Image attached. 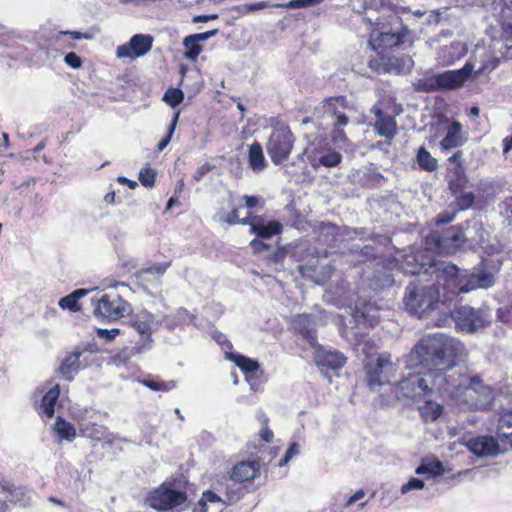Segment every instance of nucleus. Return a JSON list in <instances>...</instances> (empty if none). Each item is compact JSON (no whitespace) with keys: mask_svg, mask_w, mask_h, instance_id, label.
<instances>
[{"mask_svg":"<svg viewBox=\"0 0 512 512\" xmlns=\"http://www.w3.org/2000/svg\"><path fill=\"white\" fill-rule=\"evenodd\" d=\"M294 330L299 332L311 345L315 344V322L310 315H296L292 320Z\"/></svg>","mask_w":512,"mask_h":512,"instance_id":"obj_30","label":"nucleus"},{"mask_svg":"<svg viewBox=\"0 0 512 512\" xmlns=\"http://www.w3.org/2000/svg\"><path fill=\"white\" fill-rule=\"evenodd\" d=\"M379 319L378 308L369 301H357L349 324L340 328V333L352 345H358L366 335V328L373 327Z\"/></svg>","mask_w":512,"mask_h":512,"instance_id":"obj_5","label":"nucleus"},{"mask_svg":"<svg viewBox=\"0 0 512 512\" xmlns=\"http://www.w3.org/2000/svg\"><path fill=\"white\" fill-rule=\"evenodd\" d=\"M72 415L77 421V428L82 437L94 441H100L106 437L107 428L99 424L104 417L101 412L92 408H84L73 410Z\"/></svg>","mask_w":512,"mask_h":512,"instance_id":"obj_10","label":"nucleus"},{"mask_svg":"<svg viewBox=\"0 0 512 512\" xmlns=\"http://www.w3.org/2000/svg\"><path fill=\"white\" fill-rule=\"evenodd\" d=\"M223 503L222 499L213 491L206 490L203 492L202 497L195 505V512H207L208 504H221Z\"/></svg>","mask_w":512,"mask_h":512,"instance_id":"obj_42","label":"nucleus"},{"mask_svg":"<svg viewBox=\"0 0 512 512\" xmlns=\"http://www.w3.org/2000/svg\"><path fill=\"white\" fill-rule=\"evenodd\" d=\"M58 304L63 310L67 309L69 311L76 312L80 309L78 302L75 300V298L71 294H69L65 297H62L59 300Z\"/></svg>","mask_w":512,"mask_h":512,"instance_id":"obj_53","label":"nucleus"},{"mask_svg":"<svg viewBox=\"0 0 512 512\" xmlns=\"http://www.w3.org/2000/svg\"><path fill=\"white\" fill-rule=\"evenodd\" d=\"M241 223L243 225H249V232L262 239H269L274 235H278L283 229V226L279 221H268L263 216L259 215L246 216L242 218Z\"/></svg>","mask_w":512,"mask_h":512,"instance_id":"obj_18","label":"nucleus"},{"mask_svg":"<svg viewBox=\"0 0 512 512\" xmlns=\"http://www.w3.org/2000/svg\"><path fill=\"white\" fill-rule=\"evenodd\" d=\"M427 244H434L435 248L452 252L461 247L465 242V237L461 231H448L444 235L437 232L429 234L426 238Z\"/></svg>","mask_w":512,"mask_h":512,"instance_id":"obj_24","label":"nucleus"},{"mask_svg":"<svg viewBox=\"0 0 512 512\" xmlns=\"http://www.w3.org/2000/svg\"><path fill=\"white\" fill-rule=\"evenodd\" d=\"M416 158L419 167L425 171L433 172L438 167L437 159L434 158L424 146L418 149Z\"/></svg>","mask_w":512,"mask_h":512,"instance_id":"obj_41","label":"nucleus"},{"mask_svg":"<svg viewBox=\"0 0 512 512\" xmlns=\"http://www.w3.org/2000/svg\"><path fill=\"white\" fill-rule=\"evenodd\" d=\"M141 383L150 390L161 392H168L176 387V382L174 380L165 382L156 379H145L142 380Z\"/></svg>","mask_w":512,"mask_h":512,"instance_id":"obj_44","label":"nucleus"},{"mask_svg":"<svg viewBox=\"0 0 512 512\" xmlns=\"http://www.w3.org/2000/svg\"><path fill=\"white\" fill-rule=\"evenodd\" d=\"M475 63L468 60L461 69L447 70L438 74L440 90H457L472 78Z\"/></svg>","mask_w":512,"mask_h":512,"instance_id":"obj_16","label":"nucleus"},{"mask_svg":"<svg viewBox=\"0 0 512 512\" xmlns=\"http://www.w3.org/2000/svg\"><path fill=\"white\" fill-rule=\"evenodd\" d=\"M213 338L217 341L218 344H220L222 347L231 348V343L228 341L226 336L220 332H215L213 334Z\"/></svg>","mask_w":512,"mask_h":512,"instance_id":"obj_64","label":"nucleus"},{"mask_svg":"<svg viewBox=\"0 0 512 512\" xmlns=\"http://www.w3.org/2000/svg\"><path fill=\"white\" fill-rule=\"evenodd\" d=\"M364 368L367 385L373 391H377L384 385H390L398 372V365L392 361L391 355L387 352L375 358H369Z\"/></svg>","mask_w":512,"mask_h":512,"instance_id":"obj_8","label":"nucleus"},{"mask_svg":"<svg viewBox=\"0 0 512 512\" xmlns=\"http://www.w3.org/2000/svg\"><path fill=\"white\" fill-rule=\"evenodd\" d=\"M120 330L119 329H97V336L101 339H104L106 341H112L116 338L117 335H119Z\"/></svg>","mask_w":512,"mask_h":512,"instance_id":"obj_60","label":"nucleus"},{"mask_svg":"<svg viewBox=\"0 0 512 512\" xmlns=\"http://www.w3.org/2000/svg\"><path fill=\"white\" fill-rule=\"evenodd\" d=\"M394 283V276L390 270L384 267H378L375 269L373 277L370 278V286L374 290H380L385 287H390Z\"/></svg>","mask_w":512,"mask_h":512,"instance_id":"obj_39","label":"nucleus"},{"mask_svg":"<svg viewBox=\"0 0 512 512\" xmlns=\"http://www.w3.org/2000/svg\"><path fill=\"white\" fill-rule=\"evenodd\" d=\"M248 161L251 169L254 172L262 171L267 163L263 154L262 145L258 142H254L249 147Z\"/></svg>","mask_w":512,"mask_h":512,"instance_id":"obj_38","label":"nucleus"},{"mask_svg":"<svg viewBox=\"0 0 512 512\" xmlns=\"http://www.w3.org/2000/svg\"><path fill=\"white\" fill-rule=\"evenodd\" d=\"M241 220L242 219L239 218L238 209L233 208L231 212L227 214L225 223L229 225L242 224Z\"/></svg>","mask_w":512,"mask_h":512,"instance_id":"obj_63","label":"nucleus"},{"mask_svg":"<svg viewBox=\"0 0 512 512\" xmlns=\"http://www.w3.org/2000/svg\"><path fill=\"white\" fill-rule=\"evenodd\" d=\"M437 281L446 291L443 294L444 300L449 299V295L468 293L479 288L488 289L495 283L491 272L479 270L469 273L467 270H460L452 263L440 264L437 268Z\"/></svg>","mask_w":512,"mask_h":512,"instance_id":"obj_2","label":"nucleus"},{"mask_svg":"<svg viewBox=\"0 0 512 512\" xmlns=\"http://www.w3.org/2000/svg\"><path fill=\"white\" fill-rule=\"evenodd\" d=\"M463 344L444 334L423 338L402 358L405 368L415 370L403 377L391 389L394 398L420 402L447 390V373L462 357Z\"/></svg>","mask_w":512,"mask_h":512,"instance_id":"obj_1","label":"nucleus"},{"mask_svg":"<svg viewBox=\"0 0 512 512\" xmlns=\"http://www.w3.org/2000/svg\"><path fill=\"white\" fill-rule=\"evenodd\" d=\"M344 109V97L329 98L315 108L312 118H304L302 124L306 125L314 122L315 125L323 130L330 129L332 141L342 146L347 141L344 128L349 123V117L344 112Z\"/></svg>","mask_w":512,"mask_h":512,"instance_id":"obj_4","label":"nucleus"},{"mask_svg":"<svg viewBox=\"0 0 512 512\" xmlns=\"http://www.w3.org/2000/svg\"><path fill=\"white\" fill-rule=\"evenodd\" d=\"M320 268H321V271L318 273L317 267L299 266V271L303 276H307V277H312V275L309 274L310 271L317 273L318 275H321L323 278L330 277L332 267L329 264H322Z\"/></svg>","mask_w":512,"mask_h":512,"instance_id":"obj_48","label":"nucleus"},{"mask_svg":"<svg viewBox=\"0 0 512 512\" xmlns=\"http://www.w3.org/2000/svg\"><path fill=\"white\" fill-rule=\"evenodd\" d=\"M474 200V194L472 192H467L457 198V205L460 209L464 210L469 208L473 204Z\"/></svg>","mask_w":512,"mask_h":512,"instance_id":"obj_58","label":"nucleus"},{"mask_svg":"<svg viewBox=\"0 0 512 512\" xmlns=\"http://www.w3.org/2000/svg\"><path fill=\"white\" fill-rule=\"evenodd\" d=\"M186 499L187 496L184 492L162 484L149 493L147 503L153 509L166 511L182 505Z\"/></svg>","mask_w":512,"mask_h":512,"instance_id":"obj_14","label":"nucleus"},{"mask_svg":"<svg viewBox=\"0 0 512 512\" xmlns=\"http://www.w3.org/2000/svg\"><path fill=\"white\" fill-rule=\"evenodd\" d=\"M156 173L150 167H144L140 170L139 181L145 187H153Z\"/></svg>","mask_w":512,"mask_h":512,"instance_id":"obj_50","label":"nucleus"},{"mask_svg":"<svg viewBox=\"0 0 512 512\" xmlns=\"http://www.w3.org/2000/svg\"><path fill=\"white\" fill-rule=\"evenodd\" d=\"M183 45L185 47V57L190 60H195L201 52V47L199 42L195 39L193 35L187 36Z\"/></svg>","mask_w":512,"mask_h":512,"instance_id":"obj_45","label":"nucleus"},{"mask_svg":"<svg viewBox=\"0 0 512 512\" xmlns=\"http://www.w3.org/2000/svg\"><path fill=\"white\" fill-rule=\"evenodd\" d=\"M91 301L94 305V314L108 320H118L132 313L130 303L115 290L98 292Z\"/></svg>","mask_w":512,"mask_h":512,"instance_id":"obj_9","label":"nucleus"},{"mask_svg":"<svg viewBox=\"0 0 512 512\" xmlns=\"http://www.w3.org/2000/svg\"><path fill=\"white\" fill-rule=\"evenodd\" d=\"M171 266V261L155 263L144 267L137 272V277L141 282L149 281L150 277L159 282L167 269Z\"/></svg>","mask_w":512,"mask_h":512,"instance_id":"obj_37","label":"nucleus"},{"mask_svg":"<svg viewBox=\"0 0 512 512\" xmlns=\"http://www.w3.org/2000/svg\"><path fill=\"white\" fill-rule=\"evenodd\" d=\"M358 250H360V257H361V259L359 260L360 262H364V261H367V260L375 257V249L373 246H371L369 244L364 245L363 247H360L359 245L353 246L352 251H358Z\"/></svg>","mask_w":512,"mask_h":512,"instance_id":"obj_55","label":"nucleus"},{"mask_svg":"<svg viewBox=\"0 0 512 512\" xmlns=\"http://www.w3.org/2000/svg\"><path fill=\"white\" fill-rule=\"evenodd\" d=\"M131 325L142 336V339L130 349L129 355L150 350L152 348L151 334L161 325V321L157 320L153 314L142 311L132 318Z\"/></svg>","mask_w":512,"mask_h":512,"instance_id":"obj_11","label":"nucleus"},{"mask_svg":"<svg viewBox=\"0 0 512 512\" xmlns=\"http://www.w3.org/2000/svg\"><path fill=\"white\" fill-rule=\"evenodd\" d=\"M424 488V482L418 478H411L407 483L401 487V493L407 494L412 490H421Z\"/></svg>","mask_w":512,"mask_h":512,"instance_id":"obj_56","label":"nucleus"},{"mask_svg":"<svg viewBox=\"0 0 512 512\" xmlns=\"http://www.w3.org/2000/svg\"><path fill=\"white\" fill-rule=\"evenodd\" d=\"M305 153L307 160L315 169L336 167L342 159L341 154L330 148L325 139L310 142Z\"/></svg>","mask_w":512,"mask_h":512,"instance_id":"obj_12","label":"nucleus"},{"mask_svg":"<svg viewBox=\"0 0 512 512\" xmlns=\"http://www.w3.org/2000/svg\"><path fill=\"white\" fill-rule=\"evenodd\" d=\"M178 119H179V112H176V113H174L173 118L168 126L167 135L157 145L158 151H163L166 148V146L169 144V142L171 141V138L175 131Z\"/></svg>","mask_w":512,"mask_h":512,"instance_id":"obj_49","label":"nucleus"},{"mask_svg":"<svg viewBox=\"0 0 512 512\" xmlns=\"http://www.w3.org/2000/svg\"><path fill=\"white\" fill-rule=\"evenodd\" d=\"M315 361L319 367L338 370L344 366L346 357L338 351L321 349L316 352Z\"/></svg>","mask_w":512,"mask_h":512,"instance_id":"obj_27","label":"nucleus"},{"mask_svg":"<svg viewBox=\"0 0 512 512\" xmlns=\"http://www.w3.org/2000/svg\"><path fill=\"white\" fill-rule=\"evenodd\" d=\"M416 474L424 475L427 474L429 477L440 476L443 474L444 469L440 461L434 460L430 462H423L416 469Z\"/></svg>","mask_w":512,"mask_h":512,"instance_id":"obj_43","label":"nucleus"},{"mask_svg":"<svg viewBox=\"0 0 512 512\" xmlns=\"http://www.w3.org/2000/svg\"><path fill=\"white\" fill-rule=\"evenodd\" d=\"M259 469L258 461H242L233 467L231 478L239 482L248 481L256 477Z\"/></svg>","mask_w":512,"mask_h":512,"instance_id":"obj_32","label":"nucleus"},{"mask_svg":"<svg viewBox=\"0 0 512 512\" xmlns=\"http://www.w3.org/2000/svg\"><path fill=\"white\" fill-rule=\"evenodd\" d=\"M0 490L7 495V499L0 498V512H7L10 505L28 507L32 504V491L26 486H17L9 480L2 479Z\"/></svg>","mask_w":512,"mask_h":512,"instance_id":"obj_15","label":"nucleus"},{"mask_svg":"<svg viewBox=\"0 0 512 512\" xmlns=\"http://www.w3.org/2000/svg\"><path fill=\"white\" fill-rule=\"evenodd\" d=\"M295 143V136L289 126L276 123L269 129L265 142L266 152L275 165L283 164L290 156Z\"/></svg>","mask_w":512,"mask_h":512,"instance_id":"obj_7","label":"nucleus"},{"mask_svg":"<svg viewBox=\"0 0 512 512\" xmlns=\"http://www.w3.org/2000/svg\"><path fill=\"white\" fill-rule=\"evenodd\" d=\"M418 92H434L440 90L438 74H426L414 83Z\"/></svg>","mask_w":512,"mask_h":512,"instance_id":"obj_40","label":"nucleus"},{"mask_svg":"<svg viewBox=\"0 0 512 512\" xmlns=\"http://www.w3.org/2000/svg\"><path fill=\"white\" fill-rule=\"evenodd\" d=\"M469 60H473L475 63L472 78H478L480 75L489 74L495 70L500 59L492 55L485 47H476L473 55Z\"/></svg>","mask_w":512,"mask_h":512,"instance_id":"obj_23","label":"nucleus"},{"mask_svg":"<svg viewBox=\"0 0 512 512\" xmlns=\"http://www.w3.org/2000/svg\"><path fill=\"white\" fill-rule=\"evenodd\" d=\"M369 43L375 50L379 48H389L399 45L401 38L398 34L392 33L383 27L382 31L373 30L371 32Z\"/></svg>","mask_w":512,"mask_h":512,"instance_id":"obj_29","label":"nucleus"},{"mask_svg":"<svg viewBox=\"0 0 512 512\" xmlns=\"http://www.w3.org/2000/svg\"><path fill=\"white\" fill-rule=\"evenodd\" d=\"M470 452L479 457H492L502 453L501 441L492 436H477L468 439L465 443Z\"/></svg>","mask_w":512,"mask_h":512,"instance_id":"obj_20","label":"nucleus"},{"mask_svg":"<svg viewBox=\"0 0 512 512\" xmlns=\"http://www.w3.org/2000/svg\"><path fill=\"white\" fill-rule=\"evenodd\" d=\"M462 124L458 121H453L446 131L445 137L440 142V147L444 151L461 146L465 139L461 135Z\"/></svg>","mask_w":512,"mask_h":512,"instance_id":"obj_31","label":"nucleus"},{"mask_svg":"<svg viewBox=\"0 0 512 512\" xmlns=\"http://www.w3.org/2000/svg\"><path fill=\"white\" fill-rule=\"evenodd\" d=\"M235 364L245 373L258 370L259 363L243 355H233Z\"/></svg>","mask_w":512,"mask_h":512,"instance_id":"obj_46","label":"nucleus"},{"mask_svg":"<svg viewBox=\"0 0 512 512\" xmlns=\"http://www.w3.org/2000/svg\"><path fill=\"white\" fill-rule=\"evenodd\" d=\"M153 37L149 34H135L129 42L120 45L116 49L118 58H128L134 60L146 55L152 48Z\"/></svg>","mask_w":512,"mask_h":512,"instance_id":"obj_17","label":"nucleus"},{"mask_svg":"<svg viewBox=\"0 0 512 512\" xmlns=\"http://www.w3.org/2000/svg\"><path fill=\"white\" fill-rule=\"evenodd\" d=\"M448 160H449V162L455 163L457 165L455 173L459 177L460 176L464 177L465 175H464V170L462 167V152L461 151L455 152Z\"/></svg>","mask_w":512,"mask_h":512,"instance_id":"obj_61","label":"nucleus"},{"mask_svg":"<svg viewBox=\"0 0 512 512\" xmlns=\"http://www.w3.org/2000/svg\"><path fill=\"white\" fill-rule=\"evenodd\" d=\"M183 98V92L177 88L168 89L163 96V100L171 107H176L183 101Z\"/></svg>","mask_w":512,"mask_h":512,"instance_id":"obj_47","label":"nucleus"},{"mask_svg":"<svg viewBox=\"0 0 512 512\" xmlns=\"http://www.w3.org/2000/svg\"><path fill=\"white\" fill-rule=\"evenodd\" d=\"M194 315L191 314L185 308H178L174 313L167 315L161 321L165 323L166 327L169 330H174L177 327H183L185 325H189L193 322Z\"/></svg>","mask_w":512,"mask_h":512,"instance_id":"obj_34","label":"nucleus"},{"mask_svg":"<svg viewBox=\"0 0 512 512\" xmlns=\"http://www.w3.org/2000/svg\"><path fill=\"white\" fill-rule=\"evenodd\" d=\"M60 396L59 384L53 385L42 396L41 402L37 407V412L41 417L52 418L55 412V405Z\"/></svg>","mask_w":512,"mask_h":512,"instance_id":"obj_28","label":"nucleus"},{"mask_svg":"<svg viewBox=\"0 0 512 512\" xmlns=\"http://www.w3.org/2000/svg\"><path fill=\"white\" fill-rule=\"evenodd\" d=\"M64 62L73 69H78L82 66L81 58L74 52L66 54Z\"/></svg>","mask_w":512,"mask_h":512,"instance_id":"obj_59","label":"nucleus"},{"mask_svg":"<svg viewBox=\"0 0 512 512\" xmlns=\"http://www.w3.org/2000/svg\"><path fill=\"white\" fill-rule=\"evenodd\" d=\"M467 44L463 41H453L450 45L442 46L438 52L437 60L443 66L453 65L466 55Z\"/></svg>","mask_w":512,"mask_h":512,"instance_id":"obj_25","label":"nucleus"},{"mask_svg":"<svg viewBox=\"0 0 512 512\" xmlns=\"http://www.w3.org/2000/svg\"><path fill=\"white\" fill-rule=\"evenodd\" d=\"M499 211L501 216L508 221L509 224H512V196L506 197L499 203Z\"/></svg>","mask_w":512,"mask_h":512,"instance_id":"obj_51","label":"nucleus"},{"mask_svg":"<svg viewBox=\"0 0 512 512\" xmlns=\"http://www.w3.org/2000/svg\"><path fill=\"white\" fill-rule=\"evenodd\" d=\"M497 438L501 441L502 453L512 450V410L501 412L497 425Z\"/></svg>","mask_w":512,"mask_h":512,"instance_id":"obj_26","label":"nucleus"},{"mask_svg":"<svg viewBox=\"0 0 512 512\" xmlns=\"http://www.w3.org/2000/svg\"><path fill=\"white\" fill-rule=\"evenodd\" d=\"M494 13L502 22L507 37L512 40V0L509 4L507 0L494 3Z\"/></svg>","mask_w":512,"mask_h":512,"instance_id":"obj_33","label":"nucleus"},{"mask_svg":"<svg viewBox=\"0 0 512 512\" xmlns=\"http://www.w3.org/2000/svg\"><path fill=\"white\" fill-rule=\"evenodd\" d=\"M362 234L356 230H350L349 228H341L332 223H322L320 226L319 237L322 242L331 246L332 248H338L340 243L346 239L354 240L353 235Z\"/></svg>","mask_w":512,"mask_h":512,"instance_id":"obj_19","label":"nucleus"},{"mask_svg":"<svg viewBox=\"0 0 512 512\" xmlns=\"http://www.w3.org/2000/svg\"><path fill=\"white\" fill-rule=\"evenodd\" d=\"M53 430L59 441L72 442L77 436L76 427L60 416L56 418Z\"/></svg>","mask_w":512,"mask_h":512,"instance_id":"obj_36","label":"nucleus"},{"mask_svg":"<svg viewBox=\"0 0 512 512\" xmlns=\"http://www.w3.org/2000/svg\"><path fill=\"white\" fill-rule=\"evenodd\" d=\"M86 353V350L75 349L67 354L57 370L58 377L67 381L73 380L79 370L88 365L86 358L81 359Z\"/></svg>","mask_w":512,"mask_h":512,"instance_id":"obj_21","label":"nucleus"},{"mask_svg":"<svg viewBox=\"0 0 512 512\" xmlns=\"http://www.w3.org/2000/svg\"><path fill=\"white\" fill-rule=\"evenodd\" d=\"M440 300V290L433 283L412 281L405 290L403 303L410 314L421 315Z\"/></svg>","mask_w":512,"mask_h":512,"instance_id":"obj_6","label":"nucleus"},{"mask_svg":"<svg viewBox=\"0 0 512 512\" xmlns=\"http://www.w3.org/2000/svg\"><path fill=\"white\" fill-rule=\"evenodd\" d=\"M214 169V165L209 162H205L201 166L197 168L195 173L192 176V180L195 182H200L205 175H207L210 171Z\"/></svg>","mask_w":512,"mask_h":512,"instance_id":"obj_57","label":"nucleus"},{"mask_svg":"<svg viewBox=\"0 0 512 512\" xmlns=\"http://www.w3.org/2000/svg\"><path fill=\"white\" fill-rule=\"evenodd\" d=\"M456 328L460 331L473 333L486 326L489 322L487 313L483 309L469 306H460L452 312Z\"/></svg>","mask_w":512,"mask_h":512,"instance_id":"obj_13","label":"nucleus"},{"mask_svg":"<svg viewBox=\"0 0 512 512\" xmlns=\"http://www.w3.org/2000/svg\"><path fill=\"white\" fill-rule=\"evenodd\" d=\"M60 35H69L71 39L73 40H80V39H92V35L89 33H82L78 31H60Z\"/></svg>","mask_w":512,"mask_h":512,"instance_id":"obj_62","label":"nucleus"},{"mask_svg":"<svg viewBox=\"0 0 512 512\" xmlns=\"http://www.w3.org/2000/svg\"><path fill=\"white\" fill-rule=\"evenodd\" d=\"M424 404L419 406L418 410L425 422H433L436 421L443 412L442 404L438 403L435 400H432L431 397H427L426 399H422Z\"/></svg>","mask_w":512,"mask_h":512,"instance_id":"obj_35","label":"nucleus"},{"mask_svg":"<svg viewBox=\"0 0 512 512\" xmlns=\"http://www.w3.org/2000/svg\"><path fill=\"white\" fill-rule=\"evenodd\" d=\"M270 6L271 5L268 2L260 1V2H256V3L244 4L239 7V11L242 14H249V13H254L258 10L270 7Z\"/></svg>","mask_w":512,"mask_h":512,"instance_id":"obj_54","label":"nucleus"},{"mask_svg":"<svg viewBox=\"0 0 512 512\" xmlns=\"http://www.w3.org/2000/svg\"><path fill=\"white\" fill-rule=\"evenodd\" d=\"M300 453V445L296 442H292L290 443L285 455L283 456V458L279 461V466L280 467H283L285 465L288 464V462L293 458L295 457L296 455H298Z\"/></svg>","mask_w":512,"mask_h":512,"instance_id":"obj_52","label":"nucleus"},{"mask_svg":"<svg viewBox=\"0 0 512 512\" xmlns=\"http://www.w3.org/2000/svg\"><path fill=\"white\" fill-rule=\"evenodd\" d=\"M371 113L375 116L373 129L375 133L383 137L390 143L398 131V126L395 118L388 113L383 112L378 106L371 108Z\"/></svg>","mask_w":512,"mask_h":512,"instance_id":"obj_22","label":"nucleus"},{"mask_svg":"<svg viewBox=\"0 0 512 512\" xmlns=\"http://www.w3.org/2000/svg\"><path fill=\"white\" fill-rule=\"evenodd\" d=\"M447 396L468 409L486 408L493 399V391L477 377L469 378L451 368L447 373Z\"/></svg>","mask_w":512,"mask_h":512,"instance_id":"obj_3","label":"nucleus"}]
</instances>
